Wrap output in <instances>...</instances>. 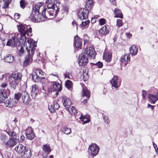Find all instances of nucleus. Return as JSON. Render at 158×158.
<instances>
[{
    "mask_svg": "<svg viewBox=\"0 0 158 158\" xmlns=\"http://www.w3.org/2000/svg\"><path fill=\"white\" fill-rule=\"evenodd\" d=\"M155 149L156 152L158 154V148L157 147Z\"/></svg>",
    "mask_w": 158,
    "mask_h": 158,
    "instance_id": "63",
    "label": "nucleus"
},
{
    "mask_svg": "<svg viewBox=\"0 0 158 158\" xmlns=\"http://www.w3.org/2000/svg\"><path fill=\"white\" fill-rule=\"evenodd\" d=\"M84 104H85L87 103V100L86 99H85L82 102Z\"/></svg>",
    "mask_w": 158,
    "mask_h": 158,
    "instance_id": "59",
    "label": "nucleus"
},
{
    "mask_svg": "<svg viewBox=\"0 0 158 158\" xmlns=\"http://www.w3.org/2000/svg\"><path fill=\"white\" fill-rule=\"evenodd\" d=\"M5 158H11L10 154L9 152H6L4 155Z\"/></svg>",
    "mask_w": 158,
    "mask_h": 158,
    "instance_id": "48",
    "label": "nucleus"
},
{
    "mask_svg": "<svg viewBox=\"0 0 158 158\" xmlns=\"http://www.w3.org/2000/svg\"><path fill=\"white\" fill-rule=\"evenodd\" d=\"M47 6H43L42 2H39L33 6L31 14L29 19L33 22H43L48 20V15H56L59 11V6L56 0H47Z\"/></svg>",
    "mask_w": 158,
    "mask_h": 158,
    "instance_id": "1",
    "label": "nucleus"
},
{
    "mask_svg": "<svg viewBox=\"0 0 158 158\" xmlns=\"http://www.w3.org/2000/svg\"><path fill=\"white\" fill-rule=\"evenodd\" d=\"M60 106L59 104L56 102H54L51 105L50 107H49V109L52 113L54 112L56 110H57L59 109Z\"/></svg>",
    "mask_w": 158,
    "mask_h": 158,
    "instance_id": "18",
    "label": "nucleus"
},
{
    "mask_svg": "<svg viewBox=\"0 0 158 158\" xmlns=\"http://www.w3.org/2000/svg\"><path fill=\"white\" fill-rule=\"evenodd\" d=\"M89 11L86 9L80 8L77 12V15L81 20L86 19L88 18Z\"/></svg>",
    "mask_w": 158,
    "mask_h": 158,
    "instance_id": "9",
    "label": "nucleus"
},
{
    "mask_svg": "<svg viewBox=\"0 0 158 158\" xmlns=\"http://www.w3.org/2000/svg\"><path fill=\"white\" fill-rule=\"evenodd\" d=\"M142 96L143 98H145L147 95V93L145 91L143 90L142 91Z\"/></svg>",
    "mask_w": 158,
    "mask_h": 158,
    "instance_id": "52",
    "label": "nucleus"
},
{
    "mask_svg": "<svg viewBox=\"0 0 158 158\" xmlns=\"http://www.w3.org/2000/svg\"><path fill=\"white\" fill-rule=\"evenodd\" d=\"M22 77V74L21 73H13L11 75V78H13L14 80V81H19L21 80V78Z\"/></svg>",
    "mask_w": 158,
    "mask_h": 158,
    "instance_id": "19",
    "label": "nucleus"
},
{
    "mask_svg": "<svg viewBox=\"0 0 158 158\" xmlns=\"http://www.w3.org/2000/svg\"><path fill=\"white\" fill-rule=\"evenodd\" d=\"M89 150L90 151L91 155L93 156H96L98 153L99 148L95 143H92L89 146Z\"/></svg>",
    "mask_w": 158,
    "mask_h": 158,
    "instance_id": "10",
    "label": "nucleus"
},
{
    "mask_svg": "<svg viewBox=\"0 0 158 158\" xmlns=\"http://www.w3.org/2000/svg\"><path fill=\"white\" fill-rule=\"evenodd\" d=\"M63 105L64 106L67 107L66 109L70 106L71 105L70 100L66 97H64L63 99Z\"/></svg>",
    "mask_w": 158,
    "mask_h": 158,
    "instance_id": "23",
    "label": "nucleus"
},
{
    "mask_svg": "<svg viewBox=\"0 0 158 158\" xmlns=\"http://www.w3.org/2000/svg\"><path fill=\"white\" fill-rule=\"evenodd\" d=\"M84 45H86L87 43L89 42V41H88L87 40H84Z\"/></svg>",
    "mask_w": 158,
    "mask_h": 158,
    "instance_id": "57",
    "label": "nucleus"
},
{
    "mask_svg": "<svg viewBox=\"0 0 158 158\" xmlns=\"http://www.w3.org/2000/svg\"><path fill=\"white\" fill-rule=\"evenodd\" d=\"M4 103L5 105L7 107H10L15 105V103H12V101L10 98L7 99L6 101L4 100V102H3Z\"/></svg>",
    "mask_w": 158,
    "mask_h": 158,
    "instance_id": "26",
    "label": "nucleus"
},
{
    "mask_svg": "<svg viewBox=\"0 0 158 158\" xmlns=\"http://www.w3.org/2000/svg\"><path fill=\"white\" fill-rule=\"evenodd\" d=\"M35 73L39 75V76H40V78H43V76H44V72L40 70H36L35 72Z\"/></svg>",
    "mask_w": 158,
    "mask_h": 158,
    "instance_id": "41",
    "label": "nucleus"
},
{
    "mask_svg": "<svg viewBox=\"0 0 158 158\" xmlns=\"http://www.w3.org/2000/svg\"><path fill=\"white\" fill-rule=\"evenodd\" d=\"M4 59L5 62L9 63H11L14 61L13 56L10 54L7 55Z\"/></svg>",
    "mask_w": 158,
    "mask_h": 158,
    "instance_id": "28",
    "label": "nucleus"
},
{
    "mask_svg": "<svg viewBox=\"0 0 158 158\" xmlns=\"http://www.w3.org/2000/svg\"><path fill=\"white\" fill-rule=\"evenodd\" d=\"M153 147L155 148H156L157 147V145L154 143V142H153Z\"/></svg>",
    "mask_w": 158,
    "mask_h": 158,
    "instance_id": "61",
    "label": "nucleus"
},
{
    "mask_svg": "<svg viewBox=\"0 0 158 158\" xmlns=\"http://www.w3.org/2000/svg\"><path fill=\"white\" fill-rule=\"evenodd\" d=\"M111 55L110 53L104 52L103 54V59L106 61L109 62L111 60Z\"/></svg>",
    "mask_w": 158,
    "mask_h": 158,
    "instance_id": "22",
    "label": "nucleus"
},
{
    "mask_svg": "<svg viewBox=\"0 0 158 158\" xmlns=\"http://www.w3.org/2000/svg\"><path fill=\"white\" fill-rule=\"evenodd\" d=\"M7 127L6 131L11 138L6 143V145L10 148H12L19 142V139L16 137L19 133L20 130L17 126H15L13 130L11 125H7Z\"/></svg>",
    "mask_w": 158,
    "mask_h": 158,
    "instance_id": "2",
    "label": "nucleus"
},
{
    "mask_svg": "<svg viewBox=\"0 0 158 158\" xmlns=\"http://www.w3.org/2000/svg\"><path fill=\"white\" fill-rule=\"evenodd\" d=\"M72 24L74 27H76L77 29L78 27L77 26V24L75 21L73 20V22L72 23Z\"/></svg>",
    "mask_w": 158,
    "mask_h": 158,
    "instance_id": "51",
    "label": "nucleus"
},
{
    "mask_svg": "<svg viewBox=\"0 0 158 158\" xmlns=\"http://www.w3.org/2000/svg\"><path fill=\"white\" fill-rule=\"evenodd\" d=\"M26 135L27 138L29 140H32L34 139L35 135L31 127H28L27 129Z\"/></svg>",
    "mask_w": 158,
    "mask_h": 158,
    "instance_id": "12",
    "label": "nucleus"
},
{
    "mask_svg": "<svg viewBox=\"0 0 158 158\" xmlns=\"http://www.w3.org/2000/svg\"><path fill=\"white\" fill-rule=\"evenodd\" d=\"M117 37L116 36L114 37L113 38V40H114V42H116L117 40Z\"/></svg>",
    "mask_w": 158,
    "mask_h": 158,
    "instance_id": "60",
    "label": "nucleus"
},
{
    "mask_svg": "<svg viewBox=\"0 0 158 158\" xmlns=\"http://www.w3.org/2000/svg\"><path fill=\"white\" fill-rule=\"evenodd\" d=\"M130 54L132 55L135 56L137 54L138 52V48L135 45L132 46L130 49Z\"/></svg>",
    "mask_w": 158,
    "mask_h": 158,
    "instance_id": "24",
    "label": "nucleus"
},
{
    "mask_svg": "<svg viewBox=\"0 0 158 158\" xmlns=\"http://www.w3.org/2000/svg\"><path fill=\"white\" fill-rule=\"evenodd\" d=\"M32 95H36L39 92V89L37 85L36 84L33 85L32 86Z\"/></svg>",
    "mask_w": 158,
    "mask_h": 158,
    "instance_id": "27",
    "label": "nucleus"
},
{
    "mask_svg": "<svg viewBox=\"0 0 158 158\" xmlns=\"http://www.w3.org/2000/svg\"><path fill=\"white\" fill-rule=\"evenodd\" d=\"M22 44H24V45H23V47H21L19 50V54L20 56H23L24 54V49L25 48L26 49V48L24 47L25 46H26V42L25 43L24 42Z\"/></svg>",
    "mask_w": 158,
    "mask_h": 158,
    "instance_id": "32",
    "label": "nucleus"
},
{
    "mask_svg": "<svg viewBox=\"0 0 158 158\" xmlns=\"http://www.w3.org/2000/svg\"><path fill=\"white\" fill-rule=\"evenodd\" d=\"M7 85V84L6 83H2L1 84V86L2 88H5L6 87Z\"/></svg>",
    "mask_w": 158,
    "mask_h": 158,
    "instance_id": "54",
    "label": "nucleus"
},
{
    "mask_svg": "<svg viewBox=\"0 0 158 158\" xmlns=\"http://www.w3.org/2000/svg\"><path fill=\"white\" fill-rule=\"evenodd\" d=\"M15 98L18 101L21 98L23 102L26 105H28L31 100L30 95L27 92L24 91L15 94Z\"/></svg>",
    "mask_w": 158,
    "mask_h": 158,
    "instance_id": "5",
    "label": "nucleus"
},
{
    "mask_svg": "<svg viewBox=\"0 0 158 158\" xmlns=\"http://www.w3.org/2000/svg\"><path fill=\"white\" fill-rule=\"evenodd\" d=\"M15 150L19 154L23 155L24 156H30L31 152L26 148V147L21 144L17 145L15 148Z\"/></svg>",
    "mask_w": 158,
    "mask_h": 158,
    "instance_id": "7",
    "label": "nucleus"
},
{
    "mask_svg": "<svg viewBox=\"0 0 158 158\" xmlns=\"http://www.w3.org/2000/svg\"><path fill=\"white\" fill-rule=\"evenodd\" d=\"M130 54L125 55L122 56L120 60L121 64L124 66L127 65V63L130 60Z\"/></svg>",
    "mask_w": 158,
    "mask_h": 158,
    "instance_id": "14",
    "label": "nucleus"
},
{
    "mask_svg": "<svg viewBox=\"0 0 158 158\" xmlns=\"http://www.w3.org/2000/svg\"><path fill=\"white\" fill-rule=\"evenodd\" d=\"M149 98L152 102V103L153 104H154L156 101L158 100V98H158L155 95H149Z\"/></svg>",
    "mask_w": 158,
    "mask_h": 158,
    "instance_id": "33",
    "label": "nucleus"
},
{
    "mask_svg": "<svg viewBox=\"0 0 158 158\" xmlns=\"http://www.w3.org/2000/svg\"><path fill=\"white\" fill-rule=\"evenodd\" d=\"M71 129L68 127H65L62 129V132L64 134L69 135L71 133Z\"/></svg>",
    "mask_w": 158,
    "mask_h": 158,
    "instance_id": "37",
    "label": "nucleus"
},
{
    "mask_svg": "<svg viewBox=\"0 0 158 158\" xmlns=\"http://www.w3.org/2000/svg\"><path fill=\"white\" fill-rule=\"evenodd\" d=\"M71 73L69 71H66L64 74V77L65 78H67L68 79H70Z\"/></svg>",
    "mask_w": 158,
    "mask_h": 158,
    "instance_id": "45",
    "label": "nucleus"
},
{
    "mask_svg": "<svg viewBox=\"0 0 158 158\" xmlns=\"http://www.w3.org/2000/svg\"><path fill=\"white\" fill-rule=\"evenodd\" d=\"M2 80L3 81H5L6 82H9V84L10 89L14 90L15 89L16 87V82L14 80L11 81L10 76L7 74L3 75L2 76Z\"/></svg>",
    "mask_w": 158,
    "mask_h": 158,
    "instance_id": "8",
    "label": "nucleus"
},
{
    "mask_svg": "<svg viewBox=\"0 0 158 158\" xmlns=\"http://www.w3.org/2000/svg\"><path fill=\"white\" fill-rule=\"evenodd\" d=\"M99 17V16L98 15H96V16H94V17L92 19H91V22H92V21H93V20L94 19H98V18Z\"/></svg>",
    "mask_w": 158,
    "mask_h": 158,
    "instance_id": "56",
    "label": "nucleus"
},
{
    "mask_svg": "<svg viewBox=\"0 0 158 158\" xmlns=\"http://www.w3.org/2000/svg\"><path fill=\"white\" fill-rule=\"evenodd\" d=\"M80 118L81 121L83 122L84 124L88 123L89 121V119L88 116H81Z\"/></svg>",
    "mask_w": 158,
    "mask_h": 158,
    "instance_id": "34",
    "label": "nucleus"
},
{
    "mask_svg": "<svg viewBox=\"0 0 158 158\" xmlns=\"http://www.w3.org/2000/svg\"><path fill=\"white\" fill-rule=\"evenodd\" d=\"M148 108H150L152 110H153L154 108V106H152L150 104H148Z\"/></svg>",
    "mask_w": 158,
    "mask_h": 158,
    "instance_id": "55",
    "label": "nucleus"
},
{
    "mask_svg": "<svg viewBox=\"0 0 158 158\" xmlns=\"http://www.w3.org/2000/svg\"><path fill=\"white\" fill-rule=\"evenodd\" d=\"M93 64L98 66V68H101L103 66V64L102 62L98 61L95 64Z\"/></svg>",
    "mask_w": 158,
    "mask_h": 158,
    "instance_id": "46",
    "label": "nucleus"
},
{
    "mask_svg": "<svg viewBox=\"0 0 158 158\" xmlns=\"http://www.w3.org/2000/svg\"><path fill=\"white\" fill-rule=\"evenodd\" d=\"M116 26L118 27H122L123 25L122 20L121 19H118L116 21Z\"/></svg>",
    "mask_w": 158,
    "mask_h": 158,
    "instance_id": "40",
    "label": "nucleus"
},
{
    "mask_svg": "<svg viewBox=\"0 0 158 158\" xmlns=\"http://www.w3.org/2000/svg\"><path fill=\"white\" fill-rule=\"evenodd\" d=\"M20 139L22 140H24L25 139V137L23 135H21L20 137Z\"/></svg>",
    "mask_w": 158,
    "mask_h": 158,
    "instance_id": "58",
    "label": "nucleus"
},
{
    "mask_svg": "<svg viewBox=\"0 0 158 158\" xmlns=\"http://www.w3.org/2000/svg\"><path fill=\"white\" fill-rule=\"evenodd\" d=\"M0 138L1 140L6 145V143L8 139V137L4 135H2L0 136Z\"/></svg>",
    "mask_w": 158,
    "mask_h": 158,
    "instance_id": "39",
    "label": "nucleus"
},
{
    "mask_svg": "<svg viewBox=\"0 0 158 158\" xmlns=\"http://www.w3.org/2000/svg\"><path fill=\"white\" fill-rule=\"evenodd\" d=\"M52 87H53V91H55V92L60 91L62 89L61 85L58 82L54 83L52 85Z\"/></svg>",
    "mask_w": 158,
    "mask_h": 158,
    "instance_id": "21",
    "label": "nucleus"
},
{
    "mask_svg": "<svg viewBox=\"0 0 158 158\" xmlns=\"http://www.w3.org/2000/svg\"><path fill=\"white\" fill-rule=\"evenodd\" d=\"M99 24L100 25H102L106 23V20L105 19L101 18L99 20Z\"/></svg>",
    "mask_w": 158,
    "mask_h": 158,
    "instance_id": "43",
    "label": "nucleus"
},
{
    "mask_svg": "<svg viewBox=\"0 0 158 158\" xmlns=\"http://www.w3.org/2000/svg\"><path fill=\"white\" fill-rule=\"evenodd\" d=\"M118 76L117 75L114 76L110 81V83L113 87L117 88L119 87L120 85L118 83Z\"/></svg>",
    "mask_w": 158,
    "mask_h": 158,
    "instance_id": "17",
    "label": "nucleus"
},
{
    "mask_svg": "<svg viewBox=\"0 0 158 158\" xmlns=\"http://www.w3.org/2000/svg\"><path fill=\"white\" fill-rule=\"evenodd\" d=\"M19 14L18 13H15L14 15V18L15 19H17L19 18Z\"/></svg>",
    "mask_w": 158,
    "mask_h": 158,
    "instance_id": "53",
    "label": "nucleus"
},
{
    "mask_svg": "<svg viewBox=\"0 0 158 158\" xmlns=\"http://www.w3.org/2000/svg\"><path fill=\"white\" fill-rule=\"evenodd\" d=\"M85 52L91 58L94 59L96 53L94 49L92 47H89L85 49Z\"/></svg>",
    "mask_w": 158,
    "mask_h": 158,
    "instance_id": "13",
    "label": "nucleus"
},
{
    "mask_svg": "<svg viewBox=\"0 0 158 158\" xmlns=\"http://www.w3.org/2000/svg\"><path fill=\"white\" fill-rule=\"evenodd\" d=\"M89 22V21L87 20L85 22H82V25L83 27H85L87 25H88Z\"/></svg>",
    "mask_w": 158,
    "mask_h": 158,
    "instance_id": "49",
    "label": "nucleus"
},
{
    "mask_svg": "<svg viewBox=\"0 0 158 158\" xmlns=\"http://www.w3.org/2000/svg\"><path fill=\"white\" fill-rule=\"evenodd\" d=\"M114 13L115 15V17L119 18L122 19L123 15L121 10L118 8H115L114 11Z\"/></svg>",
    "mask_w": 158,
    "mask_h": 158,
    "instance_id": "20",
    "label": "nucleus"
},
{
    "mask_svg": "<svg viewBox=\"0 0 158 158\" xmlns=\"http://www.w3.org/2000/svg\"><path fill=\"white\" fill-rule=\"evenodd\" d=\"M7 95L4 92L0 90V103H3L4 100L7 98Z\"/></svg>",
    "mask_w": 158,
    "mask_h": 158,
    "instance_id": "25",
    "label": "nucleus"
},
{
    "mask_svg": "<svg viewBox=\"0 0 158 158\" xmlns=\"http://www.w3.org/2000/svg\"><path fill=\"white\" fill-rule=\"evenodd\" d=\"M82 39L77 35L74 38V44L75 47L77 48L81 49V48Z\"/></svg>",
    "mask_w": 158,
    "mask_h": 158,
    "instance_id": "15",
    "label": "nucleus"
},
{
    "mask_svg": "<svg viewBox=\"0 0 158 158\" xmlns=\"http://www.w3.org/2000/svg\"><path fill=\"white\" fill-rule=\"evenodd\" d=\"M53 87H52V86L49 88L48 89V91L49 93H51L52 92H55V91H53Z\"/></svg>",
    "mask_w": 158,
    "mask_h": 158,
    "instance_id": "50",
    "label": "nucleus"
},
{
    "mask_svg": "<svg viewBox=\"0 0 158 158\" xmlns=\"http://www.w3.org/2000/svg\"><path fill=\"white\" fill-rule=\"evenodd\" d=\"M93 6V3L92 0H88L85 5V9L89 11L92 8Z\"/></svg>",
    "mask_w": 158,
    "mask_h": 158,
    "instance_id": "29",
    "label": "nucleus"
},
{
    "mask_svg": "<svg viewBox=\"0 0 158 158\" xmlns=\"http://www.w3.org/2000/svg\"><path fill=\"white\" fill-rule=\"evenodd\" d=\"M26 44V46H25L24 47L26 48L28 56L26 57L23 62L24 66H26L29 64L31 60L32 59V57L34 54L35 50L34 47L36 46L35 41L33 40H27Z\"/></svg>",
    "mask_w": 158,
    "mask_h": 158,
    "instance_id": "4",
    "label": "nucleus"
},
{
    "mask_svg": "<svg viewBox=\"0 0 158 158\" xmlns=\"http://www.w3.org/2000/svg\"><path fill=\"white\" fill-rule=\"evenodd\" d=\"M18 28L20 34H19V36L20 38V42L23 43L24 42L26 43L28 40H31L27 38V36H31L32 35L31 28L29 25L25 24H21L18 25Z\"/></svg>",
    "mask_w": 158,
    "mask_h": 158,
    "instance_id": "3",
    "label": "nucleus"
},
{
    "mask_svg": "<svg viewBox=\"0 0 158 158\" xmlns=\"http://www.w3.org/2000/svg\"><path fill=\"white\" fill-rule=\"evenodd\" d=\"M62 14H67L68 12V8L67 7H64L61 10Z\"/></svg>",
    "mask_w": 158,
    "mask_h": 158,
    "instance_id": "44",
    "label": "nucleus"
},
{
    "mask_svg": "<svg viewBox=\"0 0 158 158\" xmlns=\"http://www.w3.org/2000/svg\"><path fill=\"white\" fill-rule=\"evenodd\" d=\"M2 29V24L0 23V31H1Z\"/></svg>",
    "mask_w": 158,
    "mask_h": 158,
    "instance_id": "62",
    "label": "nucleus"
},
{
    "mask_svg": "<svg viewBox=\"0 0 158 158\" xmlns=\"http://www.w3.org/2000/svg\"><path fill=\"white\" fill-rule=\"evenodd\" d=\"M43 149L44 151L48 153L51 151L49 145L47 144L43 145Z\"/></svg>",
    "mask_w": 158,
    "mask_h": 158,
    "instance_id": "35",
    "label": "nucleus"
},
{
    "mask_svg": "<svg viewBox=\"0 0 158 158\" xmlns=\"http://www.w3.org/2000/svg\"><path fill=\"white\" fill-rule=\"evenodd\" d=\"M65 85L68 89L70 90L72 88V82L70 80H67L65 83Z\"/></svg>",
    "mask_w": 158,
    "mask_h": 158,
    "instance_id": "38",
    "label": "nucleus"
},
{
    "mask_svg": "<svg viewBox=\"0 0 158 158\" xmlns=\"http://www.w3.org/2000/svg\"><path fill=\"white\" fill-rule=\"evenodd\" d=\"M103 119L104 122L108 124L110 123V120L108 117L106 116H103Z\"/></svg>",
    "mask_w": 158,
    "mask_h": 158,
    "instance_id": "47",
    "label": "nucleus"
},
{
    "mask_svg": "<svg viewBox=\"0 0 158 158\" xmlns=\"http://www.w3.org/2000/svg\"><path fill=\"white\" fill-rule=\"evenodd\" d=\"M88 58L84 53H81L78 58V63L80 66L85 65L88 62Z\"/></svg>",
    "mask_w": 158,
    "mask_h": 158,
    "instance_id": "11",
    "label": "nucleus"
},
{
    "mask_svg": "<svg viewBox=\"0 0 158 158\" xmlns=\"http://www.w3.org/2000/svg\"><path fill=\"white\" fill-rule=\"evenodd\" d=\"M52 74L53 76H55V77H58V75L57 74Z\"/></svg>",
    "mask_w": 158,
    "mask_h": 158,
    "instance_id": "64",
    "label": "nucleus"
},
{
    "mask_svg": "<svg viewBox=\"0 0 158 158\" xmlns=\"http://www.w3.org/2000/svg\"><path fill=\"white\" fill-rule=\"evenodd\" d=\"M20 38L19 36V34L16 33L12 35L11 38L8 41L6 45L11 47H16L18 44L19 46V43H22L20 42Z\"/></svg>",
    "mask_w": 158,
    "mask_h": 158,
    "instance_id": "6",
    "label": "nucleus"
},
{
    "mask_svg": "<svg viewBox=\"0 0 158 158\" xmlns=\"http://www.w3.org/2000/svg\"><path fill=\"white\" fill-rule=\"evenodd\" d=\"M20 6L22 8L24 9L26 6V4L25 0H21L20 2Z\"/></svg>",
    "mask_w": 158,
    "mask_h": 158,
    "instance_id": "42",
    "label": "nucleus"
},
{
    "mask_svg": "<svg viewBox=\"0 0 158 158\" xmlns=\"http://www.w3.org/2000/svg\"><path fill=\"white\" fill-rule=\"evenodd\" d=\"M67 110L69 112L70 114H75L77 113V111L73 106H70L67 109Z\"/></svg>",
    "mask_w": 158,
    "mask_h": 158,
    "instance_id": "30",
    "label": "nucleus"
},
{
    "mask_svg": "<svg viewBox=\"0 0 158 158\" xmlns=\"http://www.w3.org/2000/svg\"><path fill=\"white\" fill-rule=\"evenodd\" d=\"M32 80L35 82H38L40 78V76H39V75L35 73V72L32 74Z\"/></svg>",
    "mask_w": 158,
    "mask_h": 158,
    "instance_id": "31",
    "label": "nucleus"
},
{
    "mask_svg": "<svg viewBox=\"0 0 158 158\" xmlns=\"http://www.w3.org/2000/svg\"><path fill=\"white\" fill-rule=\"evenodd\" d=\"M89 92L88 90L85 88H83V96H85L89 98Z\"/></svg>",
    "mask_w": 158,
    "mask_h": 158,
    "instance_id": "36",
    "label": "nucleus"
},
{
    "mask_svg": "<svg viewBox=\"0 0 158 158\" xmlns=\"http://www.w3.org/2000/svg\"><path fill=\"white\" fill-rule=\"evenodd\" d=\"M109 31V27L107 25L104 26L99 30V33L103 36H105L108 34Z\"/></svg>",
    "mask_w": 158,
    "mask_h": 158,
    "instance_id": "16",
    "label": "nucleus"
}]
</instances>
